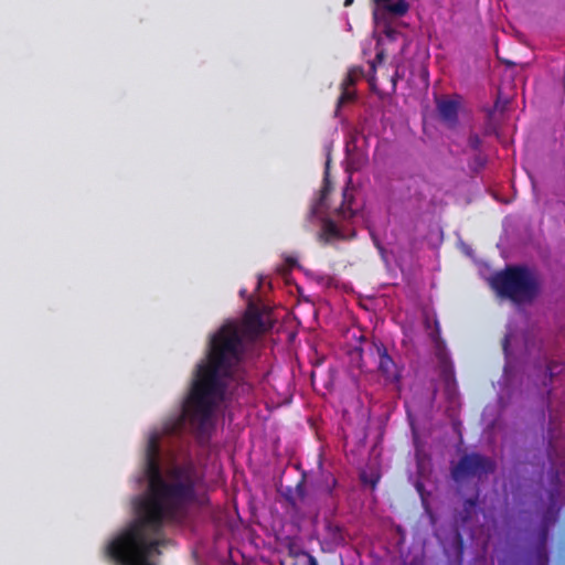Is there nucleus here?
<instances>
[{
    "label": "nucleus",
    "instance_id": "423d86ee",
    "mask_svg": "<svg viewBox=\"0 0 565 565\" xmlns=\"http://www.w3.org/2000/svg\"><path fill=\"white\" fill-rule=\"evenodd\" d=\"M235 321L244 340L255 338L266 330L262 312L252 305L248 306L242 321Z\"/></svg>",
    "mask_w": 565,
    "mask_h": 565
},
{
    "label": "nucleus",
    "instance_id": "7ed1b4c3",
    "mask_svg": "<svg viewBox=\"0 0 565 565\" xmlns=\"http://www.w3.org/2000/svg\"><path fill=\"white\" fill-rule=\"evenodd\" d=\"M491 286L499 297L516 305L531 303L540 294L537 275L524 266H510L497 273Z\"/></svg>",
    "mask_w": 565,
    "mask_h": 565
},
{
    "label": "nucleus",
    "instance_id": "6ab92c4d",
    "mask_svg": "<svg viewBox=\"0 0 565 565\" xmlns=\"http://www.w3.org/2000/svg\"><path fill=\"white\" fill-rule=\"evenodd\" d=\"M385 57H386L385 51L383 49L377 50L375 58L372 62H370V68L372 71L373 75L376 72V65L382 64L384 62Z\"/></svg>",
    "mask_w": 565,
    "mask_h": 565
},
{
    "label": "nucleus",
    "instance_id": "20e7f679",
    "mask_svg": "<svg viewBox=\"0 0 565 565\" xmlns=\"http://www.w3.org/2000/svg\"><path fill=\"white\" fill-rule=\"evenodd\" d=\"M494 470L495 463L492 459L476 452L466 454L451 468V477L456 482H460L470 477L481 478L494 472Z\"/></svg>",
    "mask_w": 565,
    "mask_h": 565
},
{
    "label": "nucleus",
    "instance_id": "c85d7f7f",
    "mask_svg": "<svg viewBox=\"0 0 565 565\" xmlns=\"http://www.w3.org/2000/svg\"><path fill=\"white\" fill-rule=\"evenodd\" d=\"M551 500L554 501V492H551Z\"/></svg>",
    "mask_w": 565,
    "mask_h": 565
},
{
    "label": "nucleus",
    "instance_id": "0eeeda50",
    "mask_svg": "<svg viewBox=\"0 0 565 565\" xmlns=\"http://www.w3.org/2000/svg\"><path fill=\"white\" fill-rule=\"evenodd\" d=\"M375 4V10L373 12V17L377 28L382 29L383 34L390 41H395L401 32L396 30L392 25V19L402 18L403 15H397L392 12L385 11L379 3Z\"/></svg>",
    "mask_w": 565,
    "mask_h": 565
},
{
    "label": "nucleus",
    "instance_id": "f257e3e1",
    "mask_svg": "<svg viewBox=\"0 0 565 565\" xmlns=\"http://www.w3.org/2000/svg\"><path fill=\"white\" fill-rule=\"evenodd\" d=\"M160 440L159 431L148 437L143 472L149 492L136 505L137 519L106 546L108 557L117 565H150L148 557L159 553L158 547L164 543L159 537L164 522L181 519L203 480L192 459L172 463L162 473Z\"/></svg>",
    "mask_w": 565,
    "mask_h": 565
},
{
    "label": "nucleus",
    "instance_id": "f8f14e48",
    "mask_svg": "<svg viewBox=\"0 0 565 565\" xmlns=\"http://www.w3.org/2000/svg\"><path fill=\"white\" fill-rule=\"evenodd\" d=\"M337 487V479L331 472H321V480L316 484V491L319 494L333 497V490Z\"/></svg>",
    "mask_w": 565,
    "mask_h": 565
},
{
    "label": "nucleus",
    "instance_id": "bb28decb",
    "mask_svg": "<svg viewBox=\"0 0 565 565\" xmlns=\"http://www.w3.org/2000/svg\"><path fill=\"white\" fill-rule=\"evenodd\" d=\"M552 514H553V515H552V520L554 521V520H555V518H556V514H558V509H557L556 511H553V512H552Z\"/></svg>",
    "mask_w": 565,
    "mask_h": 565
},
{
    "label": "nucleus",
    "instance_id": "dca6fc26",
    "mask_svg": "<svg viewBox=\"0 0 565 565\" xmlns=\"http://www.w3.org/2000/svg\"><path fill=\"white\" fill-rule=\"evenodd\" d=\"M547 534H548V529H547V524L545 523L541 530H540V541H541V552H540V556L543 557L544 559V563L547 562V555H546V552H545V543H546V540H547Z\"/></svg>",
    "mask_w": 565,
    "mask_h": 565
},
{
    "label": "nucleus",
    "instance_id": "4be33fe9",
    "mask_svg": "<svg viewBox=\"0 0 565 565\" xmlns=\"http://www.w3.org/2000/svg\"><path fill=\"white\" fill-rule=\"evenodd\" d=\"M481 143H482V140L481 138L477 135V134H470L469 137H468V146L475 150V151H480V147H481Z\"/></svg>",
    "mask_w": 565,
    "mask_h": 565
},
{
    "label": "nucleus",
    "instance_id": "b1692460",
    "mask_svg": "<svg viewBox=\"0 0 565 565\" xmlns=\"http://www.w3.org/2000/svg\"><path fill=\"white\" fill-rule=\"evenodd\" d=\"M307 565H319V564H318L317 559L313 556L309 555L308 564Z\"/></svg>",
    "mask_w": 565,
    "mask_h": 565
},
{
    "label": "nucleus",
    "instance_id": "412c9836",
    "mask_svg": "<svg viewBox=\"0 0 565 565\" xmlns=\"http://www.w3.org/2000/svg\"><path fill=\"white\" fill-rule=\"evenodd\" d=\"M486 162H487L486 157L480 151H478L475 154L470 167L473 170L482 169L486 166Z\"/></svg>",
    "mask_w": 565,
    "mask_h": 565
},
{
    "label": "nucleus",
    "instance_id": "ddd939ff",
    "mask_svg": "<svg viewBox=\"0 0 565 565\" xmlns=\"http://www.w3.org/2000/svg\"><path fill=\"white\" fill-rule=\"evenodd\" d=\"M362 76L363 68L360 66H353L348 71L343 82L341 83V86L352 87L355 85L356 81Z\"/></svg>",
    "mask_w": 565,
    "mask_h": 565
},
{
    "label": "nucleus",
    "instance_id": "5701e85b",
    "mask_svg": "<svg viewBox=\"0 0 565 565\" xmlns=\"http://www.w3.org/2000/svg\"><path fill=\"white\" fill-rule=\"evenodd\" d=\"M477 505V499H467L465 501V510L469 512L471 509H473Z\"/></svg>",
    "mask_w": 565,
    "mask_h": 565
},
{
    "label": "nucleus",
    "instance_id": "f3484780",
    "mask_svg": "<svg viewBox=\"0 0 565 565\" xmlns=\"http://www.w3.org/2000/svg\"><path fill=\"white\" fill-rule=\"evenodd\" d=\"M441 377L449 382L454 379V371L446 358L441 359Z\"/></svg>",
    "mask_w": 565,
    "mask_h": 565
},
{
    "label": "nucleus",
    "instance_id": "2eb2a0df",
    "mask_svg": "<svg viewBox=\"0 0 565 565\" xmlns=\"http://www.w3.org/2000/svg\"><path fill=\"white\" fill-rule=\"evenodd\" d=\"M341 95L338 99V108L341 107L343 104L351 103L355 99V92L351 89V87L348 86H341Z\"/></svg>",
    "mask_w": 565,
    "mask_h": 565
},
{
    "label": "nucleus",
    "instance_id": "4468645a",
    "mask_svg": "<svg viewBox=\"0 0 565 565\" xmlns=\"http://www.w3.org/2000/svg\"><path fill=\"white\" fill-rule=\"evenodd\" d=\"M306 497V489L303 480H301L295 488V494H286V500L292 505L296 507L297 499L303 500Z\"/></svg>",
    "mask_w": 565,
    "mask_h": 565
},
{
    "label": "nucleus",
    "instance_id": "cd10ccee",
    "mask_svg": "<svg viewBox=\"0 0 565 565\" xmlns=\"http://www.w3.org/2000/svg\"><path fill=\"white\" fill-rule=\"evenodd\" d=\"M555 480H556V482L558 483L559 478H558V475H557V473L555 475Z\"/></svg>",
    "mask_w": 565,
    "mask_h": 565
},
{
    "label": "nucleus",
    "instance_id": "aec40b11",
    "mask_svg": "<svg viewBox=\"0 0 565 565\" xmlns=\"http://www.w3.org/2000/svg\"><path fill=\"white\" fill-rule=\"evenodd\" d=\"M337 214L341 216L344 220L351 218L354 216L355 212L350 207L345 205V200L341 204L339 209H337Z\"/></svg>",
    "mask_w": 565,
    "mask_h": 565
},
{
    "label": "nucleus",
    "instance_id": "a211bd4d",
    "mask_svg": "<svg viewBox=\"0 0 565 565\" xmlns=\"http://www.w3.org/2000/svg\"><path fill=\"white\" fill-rule=\"evenodd\" d=\"M328 531L331 534L332 540L334 542H344V536H343V533H342V529L339 525L329 524L328 525Z\"/></svg>",
    "mask_w": 565,
    "mask_h": 565
},
{
    "label": "nucleus",
    "instance_id": "393cba45",
    "mask_svg": "<svg viewBox=\"0 0 565 565\" xmlns=\"http://www.w3.org/2000/svg\"><path fill=\"white\" fill-rule=\"evenodd\" d=\"M287 263H288L290 266H292V265H295L296 259H294V258H291V257H290V258H287Z\"/></svg>",
    "mask_w": 565,
    "mask_h": 565
},
{
    "label": "nucleus",
    "instance_id": "a878e982",
    "mask_svg": "<svg viewBox=\"0 0 565 565\" xmlns=\"http://www.w3.org/2000/svg\"><path fill=\"white\" fill-rule=\"evenodd\" d=\"M352 3H353V0H345L343 4H344V7H349Z\"/></svg>",
    "mask_w": 565,
    "mask_h": 565
},
{
    "label": "nucleus",
    "instance_id": "9d476101",
    "mask_svg": "<svg viewBox=\"0 0 565 565\" xmlns=\"http://www.w3.org/2000/svg\"><path fill=\"white\" fill-rule=\"evenodd\" d=\"M342 238L343 234L341 233L337 224L331 218L322 217V226L319 233V239L324 244H328L333 239Z\"/></svg>",
    "mask_w": 565,
    "mask_h": 565
},
{
    "label": "nucleus",
    "instance_id": "f03ea898",
    "mask_svg": "<svg viewBox=\"0 0 565 565\" xmlns=\"http://www.w3.org/2000/svg\"><path fill=\"white\" fill-rule=\"evenodd\" d=\"M244 354L239 326L235 320H226L210 338L206 356L196 365L182 413L173 422L166 423L162 433L179 434L185 420L200 434L207 433L214 409L224 397L226 380L233 375Z\"/></svg>",
    "mask_w": 565,
    "mask_h": 565
},
{
    "label": "nucleus",
    "instance_id": "9b49d317",
    "mask_svg": "<svg viewBox=\"0 0 565 565\" xmlns=\"http://www.w3.org/2000/svg\"><path fill=\"white\" fill-rule=\"evenodd\" d=\"M373 2L379 3L385 11L397 15H405L409 10V4L406 0H373Z\"/></svg>",
    "mask_w": 565,
    "mask_h": 565
},
{
    "label": "nucleus",
    "instance_id": "39448f33",
    "mask_svg": "<svg viewBox=\"0 0 565 565\" xmlns=\"http://www.w3.org/2000/svg\"><path fill=\"white\" fill-rule=\"evenodd\" d=\"M370 353L377 358V370L386 382L397 383L401 380V372L392 356L388 355L386 347L381 341H372Z\"/></svg>",
    "mask_w": 565,
    "mask_h": 565
},
{
    "label": "nucleus",
    "instance_id": "6e6552de",
    "mask_svg": "<svg viewBox=\"0 0 565 565\" xmlns=\"http://www.w3.org/2000/svg\"><path fill=\"white\" fill-rule=\"evenodd\" d=\"M439 116L448 127L452 128L458 124L459 103L454 99H441L437 103Z\"/></svg>",
    "mask_w": 565,
    "mask_h": 565
},
{
    "label": "nucleus",
    "instance_id": "1a4fd4ad",
    "mask_svg": "<svg viewBox=\"0 0 565 565\" xmlns=\"http://www.w3.org/2000/svg\"><path fill=\"white\" fill-rule=\"evenodd\" d=\"M330 191H331V184L326 179L323 182V185L320 190L319 198L317 200H315V202L310 206V210L308 213L309 218L321 217V215L326 212V210L328 209L327 198H328Z\"/></svg>",
    "mask_w": 565,
    "mask_h": 565
}]
</instances>
